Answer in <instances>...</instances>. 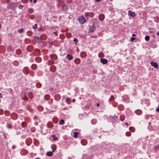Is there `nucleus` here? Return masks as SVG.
Segmentation results:
<instances>
[{
    "label": "nucleus",
    "instance_id": "f257e3e1",
    "mask_svg": "<svg viewBox=\"0 0 159 159\" xmlns=\"http://www.w3.org/2000/svg\"><path fill=\"white\" fill-rule=\"evenodd\" d=\"M78 20L79 23L81 24H84L86 21L85 18L83 16H80L78 19Z\"/></svg>",
    "mask_w": 159,
    "mask_h": 159
},
{
    "label": "nucleus",
    "instance_id": "f03ea898",
    "mask_svg": "<svg viewBox=\"0 0 159 159\" xmlns=\"http://www.w3.org/2000/svg\"><path fill=\"white\" fill-rule=\"evenodd\" d=\"M128 12V15L129 16L134 17L136 16L135 13L131 10L129 11Z\"/></svg>",
    "mask_w": 159,
    "mask_h": 159
},
{
    "label": "nucleus",
    "instance_id": "7ed1b4c3",
    "mask_svg": "<svg viewBox=\"0 0 159 159\" xmlns=\"http://www.w3.org/2000/svg\"><path fill=\"white\" fill-rule=\"evenodd\" d=\"M23 71L25 74L27 75L29 73L30 71L28 67H25L23 69Z\"/></svg>",
    "mask_w": 159,
    "mask_h": 159
},
{
    "label": "nucleus",
    "instance_id": "20e7f679",
    "mask_svg": "<svg viewBox=\"0 0 159 159\" xmlns=\"http://www.w3.org/2000/svg\"><path fill=\"white\" fill-rule=\"evenodd\" d=\"M151 65L152 66H153L155 68H156L158 69V64L157 62H155L154 61H151L150 62Z\"/></svg>",
    "mask_w": 159,
    "mask_h": 159
},
{
    "label": "nucleus",
    "instance_id": "39448f33",
    "mask_svg": "<svg viewBox=\"0 0 159 159\" xmlns=\"http://www.w3.org/2000/svg\"><path fill=\"white\" fill-rule=\"evenodd\" d=\"M105 18L104 15L102 14H101L99 15L98 16V18L100 20L102 21Z\"/></svg>",
    "mask_w": 159,
    "mask_h": 159
},
{
    "label": "nucleus",
    "instance_id": "423d86ee",
    "mask_svg": "<svg viewBox=\"0 0 159 159\" xmlns=\"http://www.w3.org/2000/svg\"><path fill=\"white\" fill-rule=\"evenodd\" d=\"M10 8L11 9H13L14 8L16 7V5L15 3H11L10 4Z\"/></svg>",
    "mask_w": 159,
    "mask_h": 159
},
{
    "label": "nucleus",
    "instance_id": "0eeeda50",
    "mask_svg": "<svg viewBox=\"0 0 159 159\" xmlns=\"http://www.w3.org/2000/svg\"><path fill=\"white\" fill-rule=\"evenodd\" d=\"M33 38L35 41H39L41 40L40 37L38 36H34Z\"/></svg>",
    "mask_w": 159,
    "mask_h": 159
},
{
    "label": "nucleus",
    "instance_id": "6e6552de",
    "mask_svg": "<svg viewBox=\"0 0 159 159\" xmlns=\"http://www.w3.org/2000/svg\"><path fill=\"white\" fill-rule=\"evenodd\" d=\"M135 113L138 115H141L142 113V111L140 109H137L135 111Z\"/></svg>",
    "mask_w": 159,
    "mask_h": 159
},
{
    "label": "nucleus",
    "instance_id": "1a4fd4ad",
    "mask_svg": "<svg viewBox=\"0 0 159 159\" xmlns=\"http://www.w3.org/2000/svg\"><path fill=\"white\" fill-rule=\"evenodd\" d=\"M33 49V47L31 45L29 46L27 48V50L29 52H31Z\"/></svg>",
    "mask_w": 159,
    "mask_h": 159
},
{
    "label": "nucleus",
    "instance_id": "9d476101",
    "mask_svg": "<svg viewBox=\"0 0 159 159\" xmlns=\"http://www.w3.org/2000/svg\"><path fill=\"white\" fill-rule=\"evenodd\" d=\"M100 60L101 62L104 64L107 63L108 62L107 60L105 58H101Z\"/></svg>",
    "mask_w": 159,
    "mask_h": 159
},
{
    "label": "nucleus",
    "instance_id": "9b49d317",
    "mask_svg": "<svg viewBox=\"0 0 159 159\" xmlns=\"http://www.w3.org/2000/svg\"><path fill=\"white\" fill-rule=\"evenodd\" d=\"M31 67L33 70H36L37 68V66L36 64H33L32 65Z\"/></svg>",
    "mask_w": 159,
    "mask_h": 159
},
{
    "label": "nucleus",
    "instance_id": "f8f14e48",
    "mask_svg": "<svg viewBox=\"0 0 159 159\" xmlns=\"http://www.w3.org/2000/svg\"><path fill=\"white\" fill-rule=\"evenodd\" d=\"M81 61L79 58H76L74 60V62L76 64H78L80 63Z\"/></svg>",
    "mask_w": 159,
    "mask_h": 159
},
{
    "label": "nucleus",
    "instance_id": "ddd939ff",
    "mask_svg": "<svg viewBox=\"0 0 159 159\" xmlns=\"http://www.w3.org/2000/svg\"><path fill=\"white\" fill-rule=\"evenodd\" d=\"M80 55L81 57L84 58L86 57V53L85 52H83L80 53Z\"/></svg>",
    "mask_w": 159,
    "mask_h": 159
},
{
    "label": "nucleus",
    "instance_id": "4468645a",
    "mask_svg": "<svg viewBox=\"0 0 159 159\" xmlns=\"http://www.w3.org/2000/svg\"><path fill=\"white\" fill-rule=\"evenodd\" d=\"M35 60L36 62L38 63L40 62L42 60L41 58L40 57H37L35 58Z\"/></svg>",
    "mask_w": 159,
    "mask_h": 159
},
{
    "label": "nucleus",
    "instance_id": "2eb2a0df",
    "mask_svg": "<svg viewBox=\"0 0 159 159\" xmlns=\"http://www.w3.org/2000/svg\"><path fill=\"white\" fill-rule=\"evenodd\" d=\"M51 148L52 149V151L53 152L56 149L57 147L55 144H53L51 146Z\"/></svg>",
    "mask_w": 159,
    "mask_h": 159
},
{
    "label": "nucleus",
    "instance_id": "dca6fc26",
    "mask_svg": "<svg viewBox=\"0 0 159 159\" xmlns=\"http://www.w3.org/2000/svg\"><path fill=\"white\" fill-rule=\"evenodd\" d=\"M66 58L69 60H71L73 58V57L71 55L67 54L66 56Z\"/></svg>",
    "mask_w": 159,
    "mask_h": 159
},
{
    "label": "nucleus",
    "instance_id": "f3484780",
    "mask_svg": "<svg viewBox=\"0 0 159 159\" xmlns=\"http://www.w3.org/2000/svg\"><path fill=\"white\" fill-rule=\"evenodd\" d=\"M68 9L67 6L65 5H63L62 7V10L63 11H66Z\"/></svg>",
    "mask_w": 159,
    "mask_h": 159
},
{
    "label": "nucleus",
    "instance_id": "a211bd4d",
    "mask_svg": "<svg viewBox=\"0 0 159 159\" xmlns=\"http://www.w3.org/2000/svg\"><path fill=\"white\" fill-rule=\"evenodd\" d=\"M53 152H47L46 154L47 156H49V157H51L53 155Z\"/></svg>",
    "mask_w": 159,
    "mask_h": 159
},
{
    "label": "nucleus",
    "instance_id": "6ab92c4d",
    "mask_svg": "<svg viewBox=\"0 0 159 159\" xmlns=\"http://www.w3.org/2000/svg\"><path fill=\"white\" fill-rule=\"evenodd\" d=\"M47 126L48 128H51L52 127L53 125L52 123L50 122H48L47 124Z\"/></svg>",
    "mask_w": 159,
    "mask_h": 159
},
{
    "label": "nucleus",
    "instance_id": "aec40b11",
    "mask_svg": "<svg viewBox=\"0 0 159 159\" xmlns=\"http://www.w3.org/2000/svg\"><path fill=\"white\" fill-rule=\"evenodd\" d=\"M50 70L52 72H53L56 70V67L54 66H52L50 68Z\"/></svg>",
    "mask_w": 159,
    "mask_h": 159
},
{
    "label": "nucleus",
    "instance_id": "412c9836",
    "mask_svg": "<svg viewBox=\"0 0 159 159\" xmlns=\"http://www.w3.org/2000/svg\"><path fill=\"white\" fill-rule=\"evenodd\" d=\"M129 130L131 132H133L135 131V129L133 127H130L129 128Z\"/></svg>",
    "mask_w": 159,
    "mask_h": 159
},
{
    "label": "nucleus",
    "instance_id": "4be33fe9",
    "mask_svg": "<svg viewBox=\"0 0 159 159\" xmlns=\"http://www.w3.org/2000/svg\"><path fill=\"white\" fill-rule=\"evenodd\" d=\"M28 95L30 99H32L33 98V95L32 93H28Z\"/></svg>",
    "mask_w": 159,
    "mask_h": 159
},
{
    "label": "nucleus",
    "instance_id": "5701e85b",
    "mask_svg": "<svg viewBox=\"0 0 159 159\" xmlns=\"http://www.w3.org/2000/svg\"><path fill=\"white\" fill-rule=\"evenodd\" d=\"M44 98L46 100H48L49 99V96L48 95H45L44 96Z\"/></svg>",
    "mask_w": 159,
    "mask_h": 159
},
{
    "label": "nucleus",
    "instance_id": "b1692460",
    "mask_svg": "<svg viewBox=\"0 0 159 159\" xmlns=\"http://www.w3.org/2000/svg\"><path fill=\"white\" fill-rule=\"evenodd\" d=\"M36 85L37 87L40 88L41 87L42 84L40 83H38L36 84Z\"/></svg>",
    "mask_w": 159,
    "mask_h": 159
},
{
    "label": "nucleus",
    "instance_id": "393cba45",
    "mask_svg": "<svg viewBox=\"0 0 159 159\" xmlns=\"http://www.w3.org/2000/svg\"><path fill=\"white\" fill-rule=\"evenodd\" d=\"M64 123V121L63 120H61L59 121V124L62 125Z\"/></svg>",
    "mask_w": 159,
    "mask_h": 159
},
{
    "label": "nucleus",
    "instance_id": "a878e982",
    "mask_svg": "<svg viewBox=\"0 0 159 159\" xmlns=\"http://www.w3.org/2000/svg\"><path fill=\"white\" fill-rule=\"evenodd\" d=\"M18 31L20 33H22L24 32V30L23 28H21L20 29H19L18 30Z\"/></svg>",
    "mask_w": 159,
    "mask_h": 159
},
{
    "label": "nucleus",
    "instance_id": "bb28decb",
    "mask_svg": "<svg viewBox=\"0 0 159 159\" xmlns=\"http://www.w3.org/2000/svg\"><path fill=\"white\" fill-rule=\"evenodd\" d=\"M114 100V96L113 95L111 96V98H109V102L113 101Z\"/></svg>",
    "mask_w": 159,
    "mask_h": 159
},
{
    "label": "nucleus",
    "instance_id": "cd10ccee",
    "mask_svg": "<svg viewBox=\"0 0 159 159\" xmlns=\"http://www.w3.org/2000/svg\"><path fill=\"white\" fill-rule=\"evenodd\" d=\"M150 37L149 35H146L145 37V40L146 41H148L149 40Z\"/></svg>",
    "mask_w": 159,
    "mask_h": 159
},
{
    "label": "nucleus",
    "instance_id": "c85d7f7f",
    "mask_svg": "<svg viewBox=\"0 0 159 159\" xmlns=\"http://www.w3.org/2000/svg\"><path fill=\"white\" fill-rule=\"evenodd\" d=\"M29 73H30V75L32 76H33L34 75V73L33 71H30Z\"/></svg>",
    "mask_w": 159,
    "mask_h": 159
},
{
    "label": "nucleus",
    "instance_id": "c756f323",
    "mask_svg": "<svg viewBox=\"0 0 159 159\" xmlns=\"http://www.w3.org/2000/svg\"><path fill=\"white\" fill-rule=\"evenodd\" d=\"M73 133L74 134V137L75 138H77L78 134V132H74Z\"/></svg>",
    "mask_w": 159,
    "mask_h": 159
},
{
    "label": "nucleus",
    "instance_id": "7c9ffc66",
    "mask_svg": "<svg viewBox=\"0 0 159 159\" xmlns=\"http://www.w3.org/2000/svg\"><path fill=\"white\" fill-rule=\"evenodd\" d=\"M22 126L23 127H25L26 126V124L25 122H22L21 123Z\"/></svg>",
    "mask_w": 159,
    "mask_h": 159
},
{
    "label": "nucleus",
    "instance_id": "2f4dec72",
    "mask_svg": "<svg viewBox=\"0 0 159 159\" xmlns=\"http://www.w3.org/2000/svg\"><path fill=\"white\" fill-rule=\"evenodd\" d=\"M131 134V133L129 132H127L125 133V135L127 136H129Z\"/></svg>",
    "mask_w": 159,
    "mask_h": 159
},
{
    "label": "nucleus",
    "instance_id": "473e14b6",
    "mask_svg": "<svg viewBox=\"0 0 159 159\" xmlns=\"http://www.w3.org/2000/svg\"><path fill=\"white\" fill-rule=\"evenodd\" d=\"M33 11H34V10H33V9L32 8H30L29 9V12L30 13H32Z\"/></svg>",
    "mask_w": 159,
    "mask_h": 159
},
{
    "label": "nucleus",
    "instance_id": "72a5a7b5",
    "mask_svg": "<svg viewBox=\"0 0 159 159\" xmlns=\"http://www.w3.org/2000/svg\"><path fill=\"white\" fill-rule=\"evenodd\" d=\"M48 63L49 65H51L53 63V62L52 60H49Z\"/></svg>",
    "mask_w": 159,
    "mask_h": 159
},
{
    "label": "nucleus",
    "instance_id": "f704fd0d",
    "mask_svg": "<svg viewBox=\"0 0 159 159\" xmlns=\"http://www.w3.org/2000/svg\"><path fill=\"white\" fill-rule=\"evenodd\" d=\"M37 28V25L36 24H34V25L33 26V29H36Z\"/></svg>",
    "mask_w": 159,
    "mask_h": 159
},
{
    "label": "nucleus",
    "instance_id": "c9c22d12",
    "mask_svg": "<svg viewBox=\"0 0 159 159\" xmlns=\"http://www.w3.org/2000/svg\"><path fill=\"white\" fill-rule=\"evenodd\" d=\"M7 127L9 128V129H11V128L12 127V126L10 124H7Z\"/></svg>",
    "mask_w": 159,
    "mask_h": 159
},
{
    "label": "nucleus",
    "instance_id": "e433bc0d",
    "mask_svg": "<svg viewBox=\"0 0 159 159\" xmlns=\"http://www.w3.org/2000/svg\"><path fill=\"white\" fill-rule=\"evenodd\" d=\"M89 12H86L84 13V15L86 17H87V16H88L89 15Z\"/></svg>",
    "mask_w": 159,
    "mask_h": 159
},
{
    "label": "nucleus",
    "instance_id": "4c0bfd02",
    "mask_svg": "<svg viewBox=\"0 0 159 159\" xmlns=\"http://www.w3.org/2000/svg\"><path fill=\"white\" fill-rule=\"evenodd\" d=\"M23 7V5H19L18 6V8L20 9L22 8Z\"/></svg>",
    "mask_w": 159,
    "mask_h": 159
},
{
    "label": "nucleus",
    "instance_id": "58836bf2",
    "mask_svg": "<svg viewBox=\"0 0 159 159\" xmlns=\"http://www.w3.org/2000/svg\"><path fill=\"white\" fill-rule=\"evenodd\" d=\"M75 42H78V39L76 38H74L73 40Z\"/></svg>",
    "mask_w": 159,
    "mask_h": 159
},
{
    "label": "nucleus",
    "instance_id": "ea45409f",
    "mask_svg": "<svg viewBox=\"0 0 159 159\" xmlns=\"http://www.w3.org/2000/svg\"><path fill=\"white\" fill-rule=\"evenodd\" d=\"M156 111L159 112V103L158 105V107L156 109Z\"/></svg>",
    "mask_w": 159,
    "mask_h": 159
},
{
    "label": "nucleus",
    "instance_id": "a19ab883",
    "mask_svg": "<svg viewBox=\"0 0 159 159\" xmlns=\"http://www.w3.org/2000/svg\"><path fill=\"white\" fill-rule=\"evenodd\" d=\"M135 39V37H131V40L132 41H133Z\"/></svg>",
    "mask_w": 159,
    "mask_h": 159
},
{
    "label": "nucleus",
    "instance_id": "79ce46f5",
    "mask_svg": "<svg viewBox=\"0 0 159 159\" xmlns=\"http://www.w3.org/2000/svg\"><path fill=\"white\" fill-rule=\"evenodd\" d=\"M154 148L155 149H158V147H157V146H155L154 147Z\"/></svg>",
    "mask_w": 159,
    "mask_h": 159
},
{
    "label": "nucleus",
    "instance_id": "37998d69",
    "mask_svg": "<svg viewBox=\"0 0 159 159\" xmlns=\"http://www.w3.org/2000/svg\"><path fill=\"white\" fill-rule=\"evenodd\" d=\"M35 50L37 51V52H40V51H39V49H35Z\"/></svg>",
    "mask_w": 159,
    "mask_h": 159
},
{
    "label": "nucleus",
    "instance_id": "c03bdc74",
    "mask_svg": "<svg viewBox=\"0 0 159 159\" xmlns=\"http://www.w3.org/2000/svg\"><path fill=\"white\" fill-rule=\"evenodd\" d=\"M72 102H75V99H73L72 100Z\"/></svg>",
    "mask_w": 159,
    "mask_h": 159
},
{
    "label": "nucleus",
    "instance_id": "a18cd8bd",
    "mask_svg": "<svg viewBox=\"0 0 159 159\" xmlns=\"http://www.w3.org/2000/svg\"><path fill=\"white\" fill-rule=\"evenodd\" d=\"M37 2V0H34V1H33V3H35Z\"/></svg>",
    "mask_w": 159,
    "mask_h": 159
},
{
    "label": "nucleus",
    "instance_id": "49530a36",
    "mask_svg": "<svg viewBox=\"0 0 159 159\" xmlns=\"http://www.w3.org/2000/svg\"><path fill=\"white\" fill-rule=\"evenodd\" d=\"M23 0H22V2H23L24 3H26V2H28L27 0H25V1H23Z\"/></svg>",
    "mask_w": 159,
    "mask_h": 159
},
{
    "label": "nucleus",
    "instance_id": "de8ad7c7",
    "mask_svg": "<svg viewBox=\"0 0 159 159\" xmlns=\"http://www.w3.org/2000/svg\"><path fill=\"white\" fill-rule=\"evenodd\" d=\"M96 106H97V107H99V106H100V104L99 103H97L96 104Z\"/></svg>",
    "mask_w": 159,
    "mask_h": 159
},
{
    "label": "nucleus",
    "instance_id": "09e8293b",
    "mask_svg": "<svg viewBox=\"0 0 159 159\" xmlns=\"http://www.w3.org/2000/svg\"><path fill=\"white\" fill-rule=\"evenodd\" d=\"M125 125H127V126H128L129 125L128 124V123H125Z\"/></svg>",
    "mask_w": 159,
    "mask_h": 159
},
{
    "label": "nucleus",
    "instance_id": "8fccbe9b",
    "mask_svg": "<svg viewBox=\"0 0 159 159\" xmlns=\"http://www.w3.org/2000/svg\"><path fill=\"white\" fill-rule=\"evenodd\" d=\"M157 35H159V32L158 31L157 33Z\"/></svg>",
    "mask_w": 159,
    "mask_h": 159
},
{
    "label": "nucleus",
    "instance_id": "3c124183",
    "mask_svg": "<svg viewBox=\"0 0 159 159\" xmlns=\"http://www.w3.org/2000/svg\"><path fill=\"white\" fill-rule=\"evenodd\" d=\"M0 97L1 98H2V95L1 93H0Z\"/></svg>",
    "mask_w": 159,
    "mask_h": 159
},
{
    "label": "nucleus",
    "instance_id": "603ef678",
    "mask_svg": "<svg viewBox=\"0 0 159 159\" xmlns=\"http://www.w3.org/2000/svg\"><path fill=\"white\" fill-rule=\"evenodd\" d=\"M132 35L133 36H135V34H132Z\"/></svg>",
    "mask_w": 159,
    "mask_h": 159
},
{
    "label": "nucleus",
    "instance_id": "864d4df0",
    "mask_svg": "<svg viewBox=\"0 0 159 159\" xmlns=\"http://www.w3.org/2000/svg\"><path fill=\"white\" fill-rule=\"evenodd\" d=\"M12 148L13 149L15 148V147L14 146H12Z\"/></svg>",
    "mask_w": 159,
    "mask_h": 159
},
{
    "label": "nucleus",
    "instance_id": "5fc2aeb1",
    "mask_svg": "<svg viewBox=\"0 0 159 159\" xmlns=\"http://www.w3.org/2000/svg\"><path fill=\"white\" fill-rule=\"evenodd\" d=\"M35 159H40L39 158H36Z\"/></svg>",
    "mask_w": 159,
    "mask_h": 159
},
{
    "label": "nucleus",
    "instance_id": "6e6d98bb",
    "mask_svg": "<svg viewBox=\"0 0 159 159\" xmlns=\"http://www.w3.org/2000/svg\"><path fill=\"white\" fill-rule=\"evenodd\" d=\"M149 29H150V30H151H151H152V29H152V28H149Z\"/></svg>",
    "mask_w": 159,
    "mask_h": 159
},
{
    "label": "nucleus",
    "instance_id": "4d7b16f0",
    "mask_svg": "<svg viewBox=\"0 0 159 159\" xmlns=\"http://www.w3.org/2000/svg\"><path fill=\"white\" fill-rule=\"evenodd\" d=\"M32 1V0H30V2H31Z\"/></svg>",
    "mask_w": 159,
    "mask_h": 159
},
{
    "label": "nucleus",
    "instance_id": "13d9d810",
    "mask_svg": "<svg viewBox=\"0 0 159 159\" xmlns=\"http://www.w3.org/2000/svg\"><path fill=\"white\" fill-rule=\"evenodd\" d=\"M1 24H0V29L1 28Z\"/></svg>",
    "mask_w": 159,
    "mask_h": 159
},
{
    "label": "nucleus",
    "instance_id": "bf43d9fd",
    "mask_svg": "<svg viewBox=\"0 0 159 159\" xmlns=\"http://www.w3.org/2000/svg\"><path fill=\"white\" fill-rule=\"evenodd\" d=\"M158 149H159V145H158Z\"/></svg>",
    "mask_w": 159,
    "mask_h": 159
},
{
    "label": "nucleus",
    "instance_id": "052dcab7",
    "mask_svg": "<svg viewBox=\"0 0 159 159\" xmlns=\"http://www.w3.org/2000/svg\"><path fill=\"white\" fill-rule=\"evenodd\" d=\"M53 140H55V138H54V139H53Z\"/></svg>",
    "mask_w": 159,
    "mask_h": 159
},
{
    "label": "nucleus",
    "instance_id": "680f3d73",
    "mask_svg": "<svg viewBox=\"0 0 159 159\" xmlns=\"http://www.w3.org/2000/svg\"><path fill=\"white\" fill-rule=\"evenodd\" d=\"M38 30H40V29H39H39H38Z\"/></svg>",
    "mask_w": 159,
    "mask_h": 159
},
{
    "label": "nucleus",
    "instance_id": "e2e57ef3",
    "mask_svg": "<svg viewBox=\"0 0 159 159\" xmlns=\"http://www.w3.org/2000/svg\"><path fill=\"white\" fill-rule=\"evenodd\" d=\"M28 32H30V31H28Z\"/></svg>",
    "mask_w": 159,
    "mask_h": 159
},
{
    "label": "nucleus",
    "instance_id": "0e129e2a",
    "mask_svg": "<svg viewBox=\"0 0 159 159\" xmlns=\"http://www.w3.org/2000/svg\"><path fill=\"white\" fill-rule=\"evenodd\" d=\"M150 124V122L149 123V124Z\"/></svg>",
    "mask_w": 159,
    "mask_h": 159
},
{
    "label": "nucleus",
    "instance_id": "69168bd1",
    "mask_svg": "<svg viewBox=\"0 0 159 159\" xmlns=\"http://www.w3.org/2000/svg\"><path fill=\"white\" fill-rule=\"evenodd\" d=\"M150 33H152V32H151V31H150Z\"/></svg>",
    "mask_w": 159,
    "mask_h": 159
}]
</instances>
